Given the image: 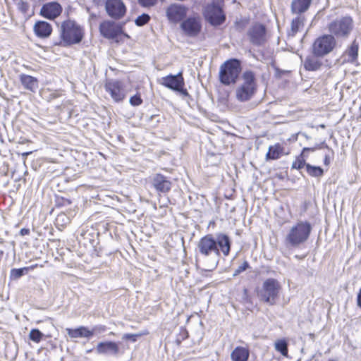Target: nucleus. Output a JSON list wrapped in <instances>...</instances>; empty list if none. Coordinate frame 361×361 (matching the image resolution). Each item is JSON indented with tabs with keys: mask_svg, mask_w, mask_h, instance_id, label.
Wrapping results in <instances>:
<instances>
[{
	"mask_svg": "<svg viewBox=\"0 0 361 361\" xmlns=\"http://www.w3.org/2000/svg\"><path fill=\"white\" fill-rule=\"evenodd\" d=\"M85 37V29L75 20H63L59 29V41L54 42V46L70 47L79 44Z\"/></svg>",
	"mask_w": 361,
	"mask_h": 361,
	"instance_id": "1",
	"label": "nucleus"
},
{
	"mask_svg": "<svg viewBox=\"0 0 361 361\" xmlns=\"http://www.w3.org/2000/svg\"><path fill=\"white\" fill-rule=\"evenodd\" d=\"M312 226L307 221H300L293 226L285 238V243L287 246L298 247L305 243L311 233Z\"/></svg>",
	"mask_w": 361,
	"mask_h": 361,
	"instance_id": "2",
	"label": "nucleus"
},
{
	"mask_svg": "<svg viewBox=\"0 0 361 361\" xmlns=\"http://www.w3.org/2000/svg\"><path fill=\"white\" fill-rule=\"evenodd\" d=\"M354 28V20L350 16L346 15L338 17L330 21L327 30L330 35H334L336 39H346L351 35Z\"/></svg>",
	"mask_w": 361,
	"mask_h": 361,
	"instance_id": "3",
	"label": "nucleus"
},
{
	"mask_svg": "<svg viewBox=\"0 0 361 361\" xmlns=\"http://www.w3.org/2000/svg\"><path fill=\"white\" fill-rule=\"evenodd\" d=\"M241 71L240 61L236 59L227 60L220 66L219 81L224 85H234L236 83Z\"/></svg>",
	"mask_w": 361,
	"mask_h": 361,
	"instance_id": "4",
	"label": "nucleus"
},
{
	"mask_svg": "<svg viewBox=\"0 0 361 361\" xmlns=\"http://www.w3.org/2000/svg\"><path fill=\"white\" fill-rule=\"evenodd\" d=\"M99 30L104 38L112 39L117 43L123 41V38H130L129 35L124 31V23L104 20L99 24Z\"/></svg>",
	"mask_w": 361,
	"mask_h": 361,
	"instance_id": "5",
	"label": "nucleus"
},
{
	"mask_svg": "<svg viewBox=\"0 0 361 361\" xmlns=\"http://www.w3.org/2000/svg\"><path fill=\"white\" fill-rule=\"evenodd\" d=\"M243 83L236 89V98L240 102L250 100L257 91V82L255 73L246 71L242 75Z\"/></svg>",
	"mask_w": 361,
	"mask_h": 361,
	"instance_id": "6",
	"label": "nucleus"
},
{
	"mask_svg": "<svg viewBox=\"0 0 361 361\" xmlns=\"http://www.w3.org/2000/svg\"><path fill=\"white\" fill-rule=\"evenodd\" d=\"M281 286L275 279H266L262 288L257 291V296L259 300L269 305H274L279 298Z\"/></svg>",
	"mask_w": 361,
	"mask_h": 361,
	"instance_id": "7",
	"label": "nucleus"
},
{
	"mask_svg": "<svg viewBox=\"0 0 361 361\" xmlns=\"http://www.w3.org/2000/svg\"><path fill=\"white\" fill-rule=\"evenodd\" d=\"M197 255L204 258L214 255V257L212 267V269L217 267L219 264L218 247L216 246L214 238L212 235H207L199 240L197 247Z\"/></svg>",
	"mask_w": 361,
	"mask_h": 361,
	"instance_id": "8",
	"label": "nucleus"
},
{
	"mask_svg": "<svg viewBox=\"0 0 361 361\" xmlns=\"http://www.w3.org/2000/svg\"><path fill=\"white\" fill-rule=\"evenodd\" d=\"M337 41L334 35L325 34L318 37L312 45V54L316 56H324L336 47Z\"/></svg>",
	"mask_w": 361,
	"mask_h": 361,
	"instance_id": "9",
	"label": "nucleus"
},
{
	"mask_svg": "<svg viewBox=\"0 0 361 361\" xmlns=\"http://www.w3.org/2000/svg\"><path fill=\"white\" fill-rule=\"evenodd\" d=\"M161 84L166 87L179 93L183 97H190L188 90L185 88V81L181 72L176 75H168L163 77Z\"/></svg>",
	"mask_w": 361,
	"mask_h": 361,
	"instance_id": "10",
	"label": "nucleus"
},
{
	"mask_svg": "<svg viewBox=\"0 0 361 361\" xmlns=\"http://www.w3.org/2000/svg\"><path fill=\"white\" fill-rule=\"evenodd\" d=\"M205 20L213 26H218L224 23L226 16L222 8L214 3L207 4L203 10Z\"/></svg>",
	"mask_w": 361,
	"mask_h": 361,
	"instance_id": "11",
	"label": "nucleus"
},
{
	"mask_svg": "<svg viewBox=\"0 0 361 361\" xmlns=\"http://www.w3.org/2000/svg\"><path fill=\"white\" fill-rule=\"evenodd\" d=\"M120 342L104 341L99 342L95 347L97 354L106 357H118L124 354L125 351L119 346Z\"/></svg>",
	"mask_w": 361,
	"mask_h": 361,
	"instance_id": "12",
	"label": "nucleus"
},
{
	"mask_svg": "<svg viewBox=\"0 0 361 361\" xmlns=\"http://www.w3.org/2000/svg\"><path fill=\"white\" fill-rule=\"evenodd\" d=\"M180 26L186 36L196 37L202 30L201 19L199 16H190L184 19Z\"/></svg>",
	"mask_w": 361,
	"mask_h": 361,
	"instance_id": "13",
	"label": "nucleus"
},
{
	"mask_svg": "<svg viewBox=\"0 0 361 361\" xmlns=\"http://www.w3.org/2000/svg\"><path fill=\"white\" fill-rule=\"evenodd\" d=\"M105 10L111 18L117 20L124 17L127 8L122 0H106Z\"/></svg>",
	"mask_w": 361,
	"mask_h": 361,
	"instance_id": "14",
	"label": "nucleus"
},
{
	"mask_svg": "<svg viewBox=\"0 0 361 361\" xmlns=\"http://www.w3.org/2000/svg\"><path fill=\"white\" fill-rule=\"evenodd\" d=\"M104 89L105 91L110 94L112 99L116 103L122 102L126 97L123 84L120 80H107L104 84Z\"/></svg>",
	"mask_w": 361,
	"mask_h": 361,
	"instance_id": "15",
	"label": "nucleus"
},
{
	"mask_svg": "<svg viewBox=\"0 0 361 361\" xmlns=\"http://www.w3.org/2000/svg\"><path fill=\"white\" fill-rule=\"evenodd\" d=\"M250 42L255 46L263 45L267 40V30L264 25L255 23L247 31Z\"/></svg>",
	"mask_w": 361,
	"mask_h": 361,
	"instance_id": "16",
	"label": "nucleus"
},
{
	"mask_svg": "<svg viewBox=\"0 0 361 361\" xmlns=\"http://www.w3.org/2000/svg\"><path fill=\"white\" fill-rule=\"evenodd\" d=\"M62 11L61 5L58 1H54L43 4L39 14L46 19L53 20L59 16Z\"/></svg>",
	"mask_w": 361,
	"mask_h": 361,
	"instance_id": "17",
	"label": "nucleus"
},
{
	"mask_svg": "<svg viewBox=\"0 0 361 361\" xmlns=\"http://www.w3.org/2000/svg\"><path fill=\"white\" fill-rule=\"evenodd\" d=\"M188 8L185 6L174 4L168 7L166 16L171 22L178 23L184 20Z\"/></svg>",
	"mask_w": 361,
	"mask_h": 361,
	"instance_id": "18",
	"label": "nucleus"
},
{
	"mask_svg": "<svg viewBox=\"0 0 361 361\" xmlns=\"http://www.w3.org/2000/svg\"><path fill=\"white\" fill-rule=\"evenodd\" d=\"M216 246L218 247V257H220L221 253L224 257H227L231 251V241L229 236L224 233H217L214 238Z\"/></svg>",
	"mask_w": 361,
	"mask_h": 361,
	"instance_id": "19",
	"label": "nucleus"
},
{
	"mask_svg": "<svg viewBox=\"0 0 361 361\" xmlns=\"http://www.w3.org/2000/svg\"><path fill=\"white\" fill-rule=\"evenodd\" d=\"M33 30L37 37L46 39L51 35L53 28L49 23L44 20H37L33 26Z\"/></svg>",
	"mask_w": 361,
	"mask_h": 361,
	"instance_id": "20",
	"label": "nucleus"
},
{
	"mask_svg": "<svg viewBox=\"0 0 361 361\" xmlns=\"http://www.w3.org/2000/svg\"><path fill=\"white\" fill-rule=\"evenodd\" d=\"M67 334L71 338H86L90 339L92 337V333L88 326H80L76 328H67Z\"/></svg>",
	"mask_w": 361,
	"mask_h": 361,
	"instance_id": "21",
	"label": "nucleus"
},
{
	"mask_svg": "<svg viewBox=\"0 0 361 361\" xmlns=\"http://www.w3.org/2000/svg\"><path fill=\"white\" fill-rule=\"evenodd\" d=\"M20 81L25 90L32 92H35L39 87V80L34 76L22 73L20 75Z\"/></svg>",
	"mask_w": 361,
	"mask_h": 361,
	"instance_id": "22",
	"label": "nucleus"
},
{
	"mask_svg": "<svg viewBox=\"0 0 361 361\" xmlns=\"http://www.w3.org/2000/svg\"><path fill=\"white\" fill-rule=\"evenodd\" d=\"M314 54L308 56L304 61V68L308 71H317L319 70L322 66V61Z\"/></svg>",
	"mask_w": 361,
	"mask_h": 361,
	"instance_id": "23",
	"label": "nucleus"
},
{
	"mask_svg": "<svg viewBox=\"0 0 361 361\" xmlns=\"http://www.w3.org/2000/svg\"><path fill=\"white\" fill-rule=\"evenodd\" d=\"M311 2L312 0H293L291 12L294 14H302L309 9Z\"/></svg>",
	"mask_w": 361,
	"mask_h": 361,
	"instance_id": "24",
	"label": "nucleus"
},
{
	"mask_svg": "<svg viewBox=\"0 0 361 361\" xmlns=\"http://www.w3.org/2000/svg\"><path fill=\"white\" fill-rule=\"evenodd\" d=\"M321 145H317L314 147H304L302 153L297 157L295 161L292 164V169H301L305 166H306V162L305 159V152H314L317 149H320Z\"/></svg>",
	"mask_w": 361,
	"mask_h": 361,
	"instance_id": "25",
	"label": "nucleus"
},
{
	"mask_svg": "<svg viewBox=\"0 0 361 361\" xmlns=\"http://www.w3.org/2000/svg\"><path fill=\"white\" fill-rule=\"evenodd\" d=\"M250 355L248 349L244 347H236L231 354L232 361H247Z\"/></svg>",
	"mask_w": 361,
	"mask_h": 361,
	"instance_id": "26",
	"label": "nucleus"
},
{
	"mask_svg": "<svg viewBox=\"0 0 361 361\" xmlns=\"http://www.w3.org/2000/svg\"><path fill=\"white\" fill-rule=\"evenodd\" d=\"M283 153V147L279 144L269 146L268 152L266 154L267 160H276L279 159Z\"/></svg>",
	"mask_w": 361,
	"mask_h": 361,
	"instance_id": "27",
	"label": "nucleus"
},
{
	"mask_svg": "<svg viewBox=\"0 0 361 361\" xmlns=\"http://www.w3.org/2000/svg\"><path fill=\"white\" fill-rule=\"evenodd\" d=\"M358 49V42L355 39L345 52V55L348 56L345 61L350 63H355L357 60Z\"/></svg>",
	"mask_w": 361,
	"mask_h": 361,
	"instance_id": "28",
	"label": "nucleus"
},
{
	"mask_svg": "<svg viewBox=\"0 0 361 361\" xmlns=\"http://www.w3.org/2000/svg\"><path fill=\"white\" fill-rule=\"evenodd\" d=\"M33 269V266L24 267L21 268H13L10 271L9 279L16 281L22 276L26 275L30 270Z\"/></svg>",
	"mask_w": 361,
	"mask_h": 361,
	"instance_id": "29",
	"label": "nucleus"
},
{
	"mask_svg": "<svg viewBox=\"0 0 361 361\" xmlns=\"http://www.w3.org/2000/svg\"><path fill=\"white\" fill-rule=\"evenodd\" d=\"M291 21V35L294 36L304 26L305 18L302 14H297Z\"/></svg>",
	"mask_w": 361,
	"mask_h": 361,
	"instance_id": "30",
	"label": "nucleus"
},
{
	"mask_svg": "<svg viewBox=\"0 0 361 361\" xmlns=\"http://www.w3.org/2000/svg\"><path fill=\"white\" fill-rule=\"evenodd\" d=\"M72 200L66 196L56 194L54 195V205L56 208L67 207L72 204Z\"/></svg>",
	"mask_w": 361,
	"mask_h": 361,
	"instance_id": "31",
	"label": "nucleus"
},
{
	"mask_svg": "<svg viewBox=\"0 0 361 361\" xmlns=\"http://www.w3.org/2000/svg\"><path fill=\"white\" fill-rule=\"evenodd\" d=\"M99 235L98 232L94 231H87L82 235L85 240H87L92 247L96 248L99 244Z\"/></svg>",
	"mask_w": 361,
	"mask_h": 361,
	"instance_id": "32",
	"label": "nucleus"
},
{
	"mask_svg": "<svg viewBox=\"0 0 361 361\" xmlns=\"http://www.w3.org/2000/svg\"><path fill=\"white\" fill-rule=\"evenodd\" d=\"M275 349L279 352L283 356L288 357V343L285 339H280L275 342Z\"/></svg>",
	"mask_w": 361,
	"mask_h": 361,
	"instance_id": "33",
	"label": "nucleus"
},
{
	"mask_svg": "<svg viewBox=\"0 0 361 361\" xmlns=\"http://www.w3.org/2000/svg\"><path fill=\"white\" fill-rule=\"evenodd\" d=\"M306 171L312 177H321L324 173V170L320 166H312L310 164H306Z\"/></svg>",
	"mask_w": 361,
	"mask_h": 361,
	"instance_id": "34",
	"label": "nucleus"
},
{
	"mask_svg": "<svg viewBox=\"0 0 361 361\" xmlns=\"http://www.w3.org/2000/svg\"><path fill=\"white\" fill-rule=\"evenodd\" d=\"M171 182L164 176L159 174V192H168L171 189Z\"/></svg>",
	"mask_w": 361,
	"mask_h": 361,
	"instance_id": "35",
	"label": "nucleus"
},
{
	"mask_svg": "<svg viewBox=\"0 0 361 361\" xmlns=\"http://www.w3.org/2000/svg\"><path fill=\"white\" fill-rule=\"evenodd\" d=\"M44 334L39 331L38 329H31V331H30V334H29V338L35 342V343H39L43 337H44Z\"/></svg>",
	"mask_w": 361,
	"mask_h": 361,
	"instance_id": "36",
	"label": "nucleus"
},
{
	"mask_svg": "<svg viewBox=\"0 0 361 361\" xmlns=\"http://www.w3.org/2000/svg\"><path fill=\"white\" fill-rule=\"evenodd\" d=\"M147 334L148 332L147 331L140 332L137 334H124L122 336V339L126 341H130L132 343H135L137 341L138 338Z\"/></svg>",
	"mask_w": 361,
	"mask_h": 361,
	"instance_id": "37",
	"label": "nucleus"
},
{
	"mask_svg": "<svg viewBox=\"0 0 361 361\" xmlns=\"http://www.w3.org/2000/svg\"><path fill=\"white\" fill-rule=\"evenodd\" d=\"M150 20L149 14L143 13L138 16L135 20V24L138 27L144 26L147 24Z\"/></svg>",
	"mask_w": 361,
	"mask_h": 361,
	"instance_id": "38",
	"label": "nucleus"
},
{
	"mask_svg": "<svg viewBox=\"0 0 361 361\" xmlns=\"http://www.w3.org/2000/svg\"><path fill=\"white\" fill-rule=\"evenodd\" d=\"M129 102L133 106H140L142 103L141 95L139 93L135 94L130 97Z\"/></svg>",
	"mask_w": 361,
	"mask_h": 361,
	"instance_id": "39",
	"label": "nucleus"
},
{
	"mask_svg": "<svg viewBox=\"0 0 361 361\" xmlns=\"http://www.w3.org/2000/svg\"><path fill=\"white\" fill-rule=\"evenodd\" d=\"M107 330V327L103 324H97L92 326L90 329V331L92 333V336L94 335L101 334L106 332Z\"/></svg>",
	"mask_w": 361,
	"mask_h": 361,
	"instance_id": "40",
	"label": "nucleus"
},
{
	"mask_svg": "<svg viewBox=\"0 0 361 361\" xmlns=\"http://www.w3.org/2000/svg\"><path fill=\"white\" fill-rule=\"evenodd\" d=\"M17 8L22 13L26 14L29 11L30 5L27 1L20 0L17 4Z\"/></svg>",
	"mask_w": 361,
	"mask_h": 361,
	"instance_id": "41",
	"label": "nucleus"
},
{
	"mask_svg": "<svg viewBox=\"0 0 361 361\" xmlns=\"http://www.w3.org/2000/svg\"><path fill=\"white\" fill-rule=\"evenodd\" d=\"M157 0H137L139 5L143 8H150L154 6Z\"/></svg>",
	"mask_w": 361,
	"mask_h": 361,
	"instance_id": "42",
	"label": "nucleus"
},
{
	"mask_svg": "<svg viewBox=\"0 0 361 361\" xmlns=\"http://www.w3.org/2000/svg\"><path fill=\"white\" fill-rule=\"evenodd\" d=\"M57 223L61 222L62 225L67 224L70 222V217H68L65 213L59 214L56 217Z\"/></svg>",
	"mask_w": 361,
	"mask_h": 361,
	"instance_id": "43",
	"label": "nucleus"
},
{
	"mask_svg": "<svg viewBox=\"0 0 361 361\" xmlns=\"http://www.w3.org/2000/svg\"><path fill=\"white\" fill-rule=\"evenodd\" d=\"M249 267V263L245 261L241 265H240L234 271L233 276H236L241 272L245 271Z\"/></svg>",
	"mask_w": 361,
	"mask_h": 361,
	"instance_id": "44",
	"label": "nucleus"
},
{
	"mask_svg": "<svg viewBox=\"0 0 361 361\" xmlns=\"http://www.w3.org/2000/svg\"><path fill=\"white\" fill-rule=\"evenodd\" d=\"M169 200L166 196L159 195V207H166L169 203Z\"/></svg>",
	"mask_w": 361,
	"mask_h": 361,
	"instance_id": "45",
	"label": "nucleus"
},
{
	"mask_svg": "<svg viewBox=\"0 0 361 361\" xmlns=\"http://www.w3.org/2000/svg\"><path fill=\"white\" fill-rule=\"evenodd\" d=\"M152 185L154 189L158 191V173L155 174L152 180Z\"/></svg>",
	"mask_w": 361,
	"mask_h": 361,
	"instance_id": "46",
	"label": "nucleus"
},
{
	"mask_svg": "<svg viewBox=\"0 0 361 361\" xmlns=\"http://www.w3.org/2000/svg\"><path fill=\"white\" fill-rule=\"evenodd\" d=\"M106 0H93V4L97 7L102 6L103 5L105 6Z\"/></svg>",
	"mask_w": 361,
	"mask_h": 361,
	"instance_id": "47",
	"label": "nucleus"
},
{
	"mask_svg": "<svg viewBox=\"0 0 361 361\" xmlns=\"http://www.w3.org/2000/svg\"><path fill=\"white\" fill-rule=\"evenodd\" d=\"M30 233V231L27 228H23L20 230V232H19L20 235L22 236L29 235Z\"/></svg>",
	"mask_w": 361,
	"mask_h": 361,
	"instance_id": "48",
	"label": "nucleus"
},
{
	"mask_svg": "<svg viewBox=\"0 0 361 361\" xmlns=\"http://www.w3.org/2000/svg\"><path fill=\"white\" fill-rule=\"evenodd\" d=\"M357 305L361 309V287L357 296Z\"/></svg>",
	"mask_w": 361,
	"mask_h": 361,
	"instance_id": "49",
	"label": "nucleus"
},
{
	"mask_svg": "<svg viewBox=\"0 0 361 361\" xmlns=\"http://www.w3.org/2000/svg\"><path fill=\"white\" fill-rule=\"evenodd\" d=\"M324 164L326 166H328L330 164V158H329V155H327V154L325 155V157H324Z\"/></svg>",
	"mask_w": 361,
	"mask_h": 361,
	"instance_id": "50",
	"label": "nucleus"
},
{
	"mask_svg": "<svg viewBox=\"0 0 361 361\" xmlns=\"http://www.w3.org/2000/svg\"><path fill=\"white\" fill-rule=\"evenodd\" d=\"M97 14H95V13H90V18L91 19L96 18H97Z\"/></svg>",
	"mask_w": 361,
	"mask_h": 361,
	"instance_id": "51",
	"label": "nucleus"
},
{
	"mask_svg": "<svg viewBox=\"0 0 361 361\" xmlns=\"http://www.w3.org/2000/svg\"><path fill=\"white\" fill-rule=\"evenodd\" d=\"M51 96L52 97V98H56L59 97V94L56 93H54V94H51Z\"/></svg>",
	"mask_w": 361,
	"mask_h": 361,
	"instance_id": "52",
	"label": "nucleus"
},
{
	"mask_svg": "<svg viewBox=\"0 0 361 361\" xmlns=\"http://www.w3.org/2000/svg\"><path fill=\"white\" fill-rule=\"evenodd\" d=\"M92 351V349H89V350H86V353H91Z\"/></svg>",
	"mask_w": 361,
	"mask_h": 361,
	"instance_id": "53",
	"label": "nucleus"
},
{
	"mask_svg": "<svg viewBox=\"0 0 361 361\" xmlns=\"http://www.w3.org/2000/svg\"><path fill=\"white\" fill-rule=\"evenodd\" d=\"M183 333H184V335H185V336L183 338L187 337V334H188L187 331H184Z\"/></svg>",
	"mask_w": 361,
	"mask_h": 361,
	"instance_id": "54",
	"label": "nucleus"
},
{
	"mask_svg": "<svg viewBox=\"0 0 361 361\" xmlns=\"http://www.w3.org/2000/svg\"><path fill=\"white\" fill-rule=\"evenodd\" d=\"M30 153H31L30 152H27L24 153V154H23V155H25V156H26V155H27V154H30Z\"/></svg>",
	"mask_w": 361,
	"mask_h": 361,
	"instance_id": "55",
	"label": "nucleus"
},
{
	"mask_svg": "<svg viewBox=\"0 0 361 361\" xmlns=\"http://www.w3.org/2000/svg\"><path fill=\"white\" fill-rule=\"evenodd\" d=\"M87 11L90 12V8H87Z\"/></svg>",
	"mask_w": 361,
	"mask_h": 361,
	"instance_id": "56",
	"label": "nucleus"
},
{
	"mask_svg": "<svg viewBox=\"0 0 361 361\" xmlns=\"http://www.w3.org/2000/svg\"><path fill=\"white\" fill-rule=\"evenodd\" d=\"M325 147H326L327 149H329V147L328 145H325Z\"/></svg>",
	"mask_w": 361,
	"mask_h": 361,
	"instance_id": "57",
	"label": "nucleus"
}]
</instances>
